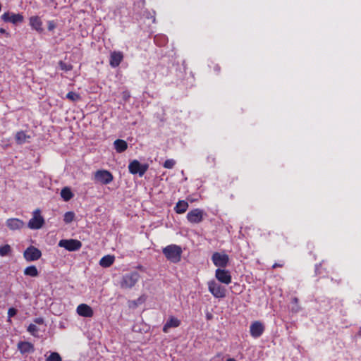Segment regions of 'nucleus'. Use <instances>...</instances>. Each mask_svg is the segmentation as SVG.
I'll return each instance as SVG.
<instances>
[{"label": "nucleus", "mask_w": 361, "mask_h": 361, "mask_svg": "<svg viewBox=\"0 0 361 361\" xmlns=\"http://www.w3.org/2000/svg\"><path fill=\"white\" fill-rule=\"evenodd\" d=\"M215 277L220 283L226 285L231 283L232 281V276L230 271L221 268H218L215 271Z\"/></svg>", "instance_id": "11"}, {"label": "nucleus", "mask_w": 361, "mask_h": 361, "mask_svg": "<svg viewBox=\"0 0 361 361\" xmlns=\"http://www.w3.org/2000/svg\"><path fill=\"white\" fill-rule=\"evenodd\" d=\"M29 24L30 27L37 32L41 33L43 32L42 21L37 16H31L29 18Z\"/></svg>", "instance_id": "16"}, {"label": "nucleus", "mask_w": 361, "mask_h": 361, "mask_svg": "<svg viewBox=\"0 0 361 361\" xmlns=\"http://www.w3.org/2000/svg\"><path fill=\"white\" fill-rule=\"evenodd\" d=\"M75 214L73 212H67L64 214L63 221L66 224L72 222L74 219Z\"/></svg>", "instance_id": "29"}, {"label": "nucleus", "mask_w": 361, "mask_h": 361, "mask_svg": "<svg viewBox=\"0 0 361 361\" xmlns=\"http://www.w3.org/2000/svg\"><path fill=\"white\" fill-rule=\"evenodd\" d=\"M226 361H236V360L233 358H228L226 360Z\"/></svg>", "instance_id": "42"}, {"label": "nucleus", "mask_w": 361, "mask_h": 361, "mask_svg": "<svg viewBox=\"0 0 361 361\" xmlns=\"http://www.w3.org/2000/svg\"><path fill=\"white\" fill-rule=\"evenodd\" d=\"M114 145L116 151L118 153H122L128 148L127 142L125 140L121 139L116 140L114 142Z\"/></svg>", "instance_id": "21"}, {"label": "nucleus", "mask_w": 361, "mask_h": 361, "mask_svg": "<svg viewBox=\"0 0 361 361\" xmlns=\"http://www.w3.org/2000/svg\"><path fill=\"white\" fill-rule=\"evenodd\" d=\"M212 261L219 268H225L229 262V257L224 252H215L212 254Z\"/></svg>", "instance_id": "6"}, {"label": "nucleus", "mask_w": 361, "mask_h": 361, "mask_svg": "<svg viewBox=\"0 0 361 361\" xmlns=\"http://www.w3.org/2000/svg\"><path fill=\"white\" fill-rule=\"evenodd\" d=\"M61 195L65 201H68L73 197V194L70 188H64L61 191Z\"/></svg>", "instance_id": "25"}, {"label": "nucleus", "mask_w": 361, "mask_h": 361, "mask_svg": "<svg viewBox=\"0 0 361 361\" xmlns=\"http://www.w3.org/2000/svg\"><path fill=\"white\" fill-rule=\"evenodd\" d=\"M59 66L61 70L66 72L70 71L73 69V66L71 64L66 63L63 61H59Z\"/></svg>", "instance_id": "31"}, {"label": "nucleus", "mask_w": 361, "mask_h": 361, "mask_svg": "<svg viewBox=\"0 0 361 361\" xmlns=\"http://www.w3.org/2000/svg\"><path fill=\"white\" fill-rule=\"evenodd\" d=\"M30 138V136L27 135L24 131L20 130L16 133L15 139L17 144L22 145L25 143L27 139Z\"/></svg>", "instance_id": "23"}, {"label": "nucleus", "mask_w": 361, "mask_h": 361, "mask_svg": "<svg viewBox=\"0 0 361 361\" xmlns=\"http://www.w3.org/2000/svg\"><path fill=\"white\" fill-rule=\"evenodd\" d=\"M35 322L37 324H42L43 322V319L42 318H37L35 320Z\"/></svg>", "instance_id": "41"}, {"label": "nucleus", "mask_w": 361, "mask_h": 361, "mask_svg": "<svg viewBox=\"0 0 361 361\" xmlns=\"http://www.w3.org/2000/svg\"><path fill=\"white\" fill-rule=\"evenodd\" d=\"M18 348L22 354L33 353L35 351V347L33 344L27 341L19 342L18 343Z\"/></svg>", "instance_id": "19"}, {"label": "nucleus", "mask_w": 361, "mask_h": 361, "mask_svg": "<svg viewBox=\"0 0 361 361\" xmlns=\"http://www.w3.org/2000/svg\"><path fill=\"white\" fill-rule=\"evenodd\" d=\"M123 54L120 51L111 52L109 57V65L112 68L118 67L123 60Z\"/></svg>", "instance_id": "14"}, {"label": "nucleus", "mask_w": 361, "mask_h": 361, "mask_svg": "<svg viewBox=\"0 0 361 361\" xmlns=\"http://www.w3.org/2000/svg\"><path fill=\"white\" fill-rule=\"evenodd\" d=\"M24 274L31 277H36L39 275V272L35 266L31 265L24 269Z\"/></svg>", "instance_id": "24"}, {"label": "nucleus", "mask_w": 361, "mask_h": 361, "mask_svg": "<svg viewBox=\"0 0 361 361\" xmlns=\"http://www.w3.org/2000/svg\"><path fill=\"white\" fill-rule=\"evenodd\" d=\"M208 290L216 298H224L226 295V288L214 280L208 281Z\"/></svg>", "instance_id": "3"}, {"label": "nucleus", "mask_w": 361, "mask_h": 361, "mask_svg": "<svg viewBox=\"0 0 361 361\" xmlns=\"http://www.w3.org/2000/svg\"><path fill=\"white\" fill-rule=\"evenodd\" d=\"M46 361H62V359L58 353L54 352L46 359Z\"/></svg>", "instance_id": "30"}, {"label": "nucleus", "mask_w": 361, "mask_h": 361, "mask_svg": "<svg viewBox=\"0 0 361 361\" xmlns=\"http://www.w3.org/2000/svg\"><path fill=\"white\" fill-rule=\"evenodd\" d=\"M56 27V25L54 21H49L48 22V30L49 31H52Z\"/></svg>", "instance_id": "37"}, {"label": "nucleus", "mask_w": 361, "mask_h": 361, "mask_svg": "<svg viewBox=\"0 0 361 361\" xmlns=\"http://www.w3.org/2000/svg\"><path fill=\"white\" fill-rule=\"evenodd\" d=\"M206 161L210 166H214L216 164V157L214 154H209L206 158Z\"/></svg>", "instance_id": "32"}, {"label": "nucleus", "mask_w": 361, "mask_h": 361, "mask_svg": "<svg viewBox=\"0 0 361 361\" xmlns=\"http://www.w3.org/2000/svg\"><path fill=\"white\" fill-rule=\"evenodd\" d=\"M130 97V94L128 90L122 92V98L125 102H127Z\"/></svg>", "instance_id": "36"}, {"label": "nucleus", "mask_w": 361, "mask_h": 361, "mask_svg": "<svg viewBox=\"0 0 361 361\" xmlns=\"http://www.w3.org/2000/svg\"><path fill=\"white\" fill-rule=\"evenodd\" d=\"M284 265L283 263H274L273 265H272V268L273 269H276V268H278V267H283Z\"/></svg>", "instance_id": "39"}, {"label": "nucleus", "mask_w": 361, "mask_h": 361, "mask_svg": "<svg viewBox=\"0 0 361 361\" xmlns=\"http://www.w3.org/2000/svg\"><path fill=\"white\" fill-rule=\"evenodd\" d=\"M76 312L78 315L83 317H92L94 315L92 308L85 303H82L77 307Z\"/></svg>", "instance_id": "15"}, {"label": "nucleus", "mask_w": 361, "mask_h": 361, "mask_svg": "<svg viewBox=\"0 0 361 361\" xmlns=\"http://www.w3.org/2000/svg\"><path fill=\"white\" fill-rule=\"evenodd\" d=\"M23 257L27 262L36 261L42 257V252L38 248L30 245L24 251Z\"/></svg>", "instance_id": "10"}, {"label": "nucleus", "mask_w": 361, "mask_h": 361, "mask_svg": "<svg viewBox=\"0 0 361 361\" xmlns=\"http://www.w3.org/2000/svg\"><path fill=\"white\" fill-rule=\"evenodd\" d=\"M204 212L200 209H193L187 214V219L191 224H200L203 220Z\"/></svg>", "instance_id": "12"}, {"label": "nucleus", "mask_w": 361, "mask_h": 361, "mask_svg": "<svg viewBox=\"0 0 361 361\" xmlns=\"http://www.w3.org/2000/svg\"><path fill=\"white\" fill-rule=\"evenodd\" d=\"M140 276L138 272L133 271L123 276L121 281V287L124 289L133 288L139 281Z\"/></svg>", "instance_id": "2"}, {"label": "nucleus", "mask_w": 361, "mask_h": 361, "mask_svg": "<svg viewBox=\"0 0 361 361\" xmlns=\"http://www.w3.org/2000/svg\"><path fill=\"white\" fill-rule=\"evenodd\" d=\"M162 252L169 261L176 264L180 261L183 250L180 246L171 244L164 247Z\"/></svg>", "instance_id": "1"}, {"label": "nucleus", "mask_w": 361, "mask_h": 361, "mask_svg": "<svg viewBox=\"0 0 361 361\" xmlns=\"http://www.w3.org/2000/svg\"><path fill=\"white\" fill-rule=\"evenodd\" d=\"M188 207L189 205L188 202L185 200H179L176 203L174 210L177 214H183L187 211Z\"/></svg>", "instance_id": "22"}, {"label": "nucleus", "mask_w": 361, "mask_h": 361, "mask_svg": "<svg viewBox=\"0 0 361 361\" xmlns=\"http://www.w3.org/2000/svg\"><path fill=\"white\" fill-rule=\"evenodd\" d=\"M213 69L216 73H219L220 70H221V68H220V66L218 64H214Z\"/></svg>", "instance_id": "40"}, {"label": "nucleus", "mask_w": 361, "mask_h": 361, "mask_svg": "<svg viewBox=\"0 0 361 361\" xmlns=\"http://www.w3.org/2000/svg\"><path fill=\"white\" fill-rule=\"evenodd\" d=\"M17 314V310L14 307H11L8 310V317L11 318Z\"/></svg>", "instance_id": "35"}, {"label": "nucleus", "mask_w": 361, "mask_h": 361, "mask_svg": "<svg viewBox=\"0 0 361 361\" xmlns=\"http://www.w3.org/2000/svg\"><path fill=\"white\" fill-rule=\"evenodd\" d=\"M1 19L5 23H11L13 25H18L24 21L22 13H14L13 12H5L1 16Z\"/></svg>", "instance_id": "7"}, {"label": "nucleus", "mask_w": 361, "mask_h": 361, "mask_svg": "<svg viewBox=\"0 0 361 361\" xmlns=\"http://www.w3.org/2000/svg\"><path fill=\"white\" fill-rule=\"evenodd\" d=\"M38 327L33 324H30L27 327V331H29L32 336H36L38 332Z\"/></svg>", "instance_id": "33"}, {"label": "nucleus", "mask_w": 361, "mask_h": 361, "mask_svg": "<svg viewBox=\"0 0 361 361\" xmlns=\"http://www.w3.org/2000/svg\"><path fill=\"white\" fill-rule=\"evenodd\" d=\"M6 226L10 230H19L24 226V222L16 218L8 219L6 221Z\"/></svg>", "instance_id": "18"}, {"label": "nucleus", "mask_w": 361, "mask_h": 361, "mask_svg": "<svg viewBox=\"0 0 361 361\" xmlns=\"http://www.w3.org/2000/svg\"><path fill=\"white\" fill-rule=\"evenodd\" d=\"M68 99L72 102H76L80 99L81 97L79 94L74 92H69L66 97Z\"/></svg>", "instance_id": "28"}, {"label": "nucleus", "mask_w": 361, "mask_h": 361, "mask_svg": "<svg viewBox=\"0 0 361 361\" xmlns=\"http://www.w3.org/2000/svg\"><path fill=\"white\" fill-rule=\"evenodd\" d=\"M44 224V219L41 216V211L39 209L33 212V216L28 222V227L31 229H39Z\"/></svg>", "instance_id": "8"}, {"label": "nucleus", "mask_w": 361, "mask_h": 361, "mask_svg": "<svg viewBox=\"0 0 361 361\" xmlns=\"http://www.w3.org/2000/svg\"><path fill=\"white\" fill-rule=\"evenodd\" d=\"M291 312L294 313L298 312L300 310L298 298L296 297L293 298L291 300Z\"/></svg>", "instance_id": "26"}, {"label": "nucleus", "mask_w": 361, "mask_h": 361, "mask_svg": "<svg viewBox=\"0 0 361 361\" xmlns=\"http://www.w3.org/2000/svg\"><path fill=\"white\" fill-rule=\"evenodd\" d=\"M175 164H176V161L173 159H166L164 161L163 166L164 168L170 169L173 168Z\"/></svg>", "instance_id": "34"}, {"label": "nucleus", "mask_w": 361, "mask_h": 361, "mask_svg": "<svg viewBox=\"0 0 361 361\" xmlns=\"http://www.w3.org/2000/svg\"><path fill=\"white\" fill-rule=\"evenodd\" d=\"M148 169V165L141 164L137 160L135 159L130 162L128 170L131 174H138L142 176Z\"/></svg>", "instance_id": "9"}, {"label": "nucleus", "mask_w": 361, "mask_h": 361, "mask_svg": "<svg viewBox=\"0 0 361 361\" xmlns=\"http://www.w3.org/2000/svg\"><path fill=\"white\" fill-rule=\"evenodd\" d=\"M6 35V37H9L10 35L8 32H6V30L4 28L1 27L0 28V35Z\"/></svg>", "instance_id": "38"}, {"label": "nucleus", "mask_w": 361, "mask_h": 361, "mask_svg": "<svg viewBox=\"0 0 361 361\" xmlns=\"http://www.w3.org/2000/svg\"><path fill=\"white\" fill-rule=\"evenodd\" d=\"M11 253V247L9 245L6 244L0 247V256L5 257Z\"/></svg>", "instance_id": "27"}, {"label": "nucleus", "mask_w": 361, "mask_h": 361, "mask_svg": "<svg viewBox=\"0 0 361 361\" xmlns=\"http://www.w3.org/2000/svg\"><path fill=\"white\" fill-rule=\"evenodd\" d=\"M94 178L96 181L103 185H108L113 180L114 176L110 171L100 169L94 173Z\"/></svg>", "instance_id": "5"}, {"label": "nucleus", "mask_w": 361, "mask_h": 361, "mask_svg": "<svg viewBox=\"0 0 361 361\" xmlns=\"http://www.w3.org/2000/svg\"><path fill=\"white\" fill-rule=\"evenodd\" d=\"M265 330L264 325L259 321L253 322L250 326V333L252 337H260Z\"/></svg>", "instance_id": "13"}, {"label": "nucleus", "mask_w": 361, "mask_h": 361, "mask_svg": "<svg viewBox=\"0 0 361 361\" xmlns=\"http://www.w3.org/2000/svg\"><path fill=\"white\" fill-rule=\"evenodd\" d=\"M115 261L114 255H107L104 256L99 260V265L102 267L107 268L111 267Z\"/></svg>", "instance_id": "20"}, {"label": "nucleus", "mask_w": 361, "mask_h": 361, "mask_svg": "<svg viewBox=\"0 0 361 361\" xmlns=\"http://www.w3.org/2000/svg\"><path fill=\"white\" fill-rule=\"evenodd\" d=\"M58 245L68 251L73 252L79 250L82 245L80 240L76 239H62L59 242Z\"/></svg>", "instance_id": "4"}, {"label": "nucleus", "mask_w": 361, "mask_h": 361, "mask_svg": "<svg viewBox=\"0 0 361 361\" xmlns=\"http://www.w3.org/2000/svg\"><path fill=\"white\" fill-rule=\"evenodd\" d=\"M180 324L181 322L180 319L173 316H171L164 325L162 330L164 333H167L169 329L178 327Z\"/></svg>", "instance_id": "17"}]
</instances>
